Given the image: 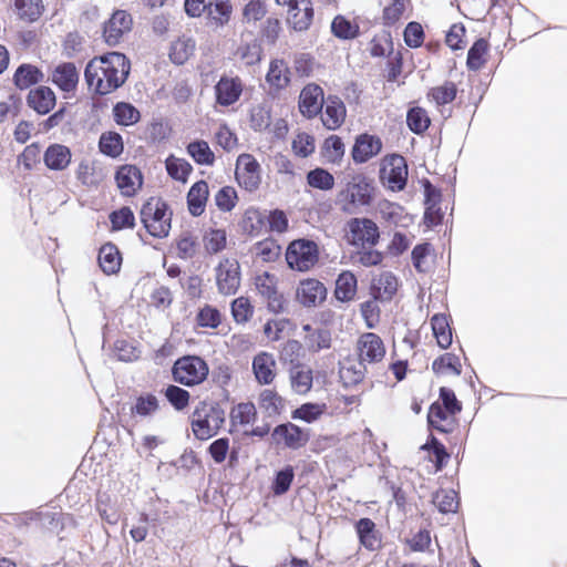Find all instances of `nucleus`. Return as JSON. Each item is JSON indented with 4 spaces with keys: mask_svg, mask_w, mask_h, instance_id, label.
Here are the masks:
<instances>
[{
    "mask_svg": "<svg viewBox=\"0 0 567 567\" xmlns=\"http://www.w3.org/2000/svg\"><path fill=\"white\" fill-rule=\"evenodd\" d=\"M209 198L208 183L204 179L194 183L186 196L187 209L193 217H199L205 213Z\"/></svg>",
    "mask_w": 567,
    "mask_h": 567,
    "instance_id": "obj_29",
    "label": "nucleus"
},
{
    "mask_svg": "<svg viewBox=\"0 0 567 567\" xmlns=\"http://www.w3.org/2000/svg\"><path fill=\"white\" fill-rule=\"evenodd\" d=\"M367 372V365L350 364L343 365L339 370L340 381L346 388L354 386L360 384L364 378Z\"/></svg>",
    "mask_w": 567,
    "mask_h": 567,
    "instance_id": "obj_62",
    "label": "nucleus"
},
{
    "mask_svg": "<svg viewBox=\"0 0 567 567\" xmlns=\"http://www.w3.org/2000/svg\"><path fill=\"white\" fill-rule=\"evenodd\" d=\"M432 370L437 375H458L462 364L457 355L446 352L432 362Z\"/></svg>",
    "mask_w": 567,
    "mask_h": 567,
    "instance_id": "obj_46",
    "label": "nucleus"
},
{
    "mask_svg": "<svg viewBox=\"0 0 567 567\" xmlns=\"http://www.w3.org/2000/svg\"><path fill=\"white\" fill-rule=\"evenodd\" d=\"M100 152L109 157L116 158L124 151L122 135L114 131L102 133L99 140Z\"/></svg>",
    "mask_w": 567,
    "mask_h": 567,
    "instance_id": "obj_45",
    "label": "nucleus"
},
{
    "mask_svg": "<svg viewBox=\"0 0 567 567\" xmlns=\"http://www.w3.org/2000/svg\"><path fill=\"white\" fill-rule=\"evenodd\" d=\"M427 425L441 434H452L460 426L458 413L447 412L439 403H432L427 412Z\"/></svg>",
    "mask_w": 567,
    "mask_h": 567,
    "instance_id": "obj_21",
    "label": "nucleus"
},
{
    "mask_svg": "<svg viewBox=\"0 0 567 567\" xmlns=\"http://www.w3.org/2000/svg\"><path fill=\"white\" fill-rule=\"evenodd\" d=\"M422 449L430 452V461L433 462L436 472L442 471L450 460L445 446L433 434L429 436Z\"/></svg>",
    "mask_w": 567,
    "mask_h": 567,
    "instance_id": "obj_49",
    "label": "nucleus"
},
{
    "mask_svg": "<svg viewBox=\"0 0 567 567\" xmlns=\"http://www.w3.org/2000/svg\"><path fill=\"white\" fill-rule=\"evenodd\" d=\"M112 112L115 123L121 126L134 125L141 118L140 111L127 102H117Z\"/></svg>",
    "mask_w": 567,
    "mask_h": 567,
    "instance_id": "obj_51",
    "label": "nucleus"
},
{
    "mask_svg": "<svg viewBox=\"0 0 567 567\" xmlns=\"http://www.w3.org/2000/svg\"><path fill=\"white\" fill-rule=\"evenodd\" d=\"M302 332V344L310 354L328 351L333 346L332 330L322 322L306 323Z\"/></svg>",
    "mask_w": 567,
    "mask_h": 567,
    "instance_id": "obj_13",
    "label": "nucleus"
},
{
    "mask_svg": "<svg viewBox=\"0 0 567 567\" xmlns=\"http://www.w3.org/2000/svg\"><path fill=\"white\" fill-rule=\"evenodd\" d=\"M225 411L217 402L200 401L190 415V427L196 439L215 436L225 424Z\"/></svg>",
    "mask_w": 567,
    "mask_h": 567,
    "instance_id": "obj_3",
    "label": "nucleus"
},
{
    "mask_svg": "<svg viewBox=\"0 0 567 567\" xmlns=\"http://www.w3.org/2000/svg\"><path fill=\"white\" fill-rule=\"evenodd\" d=\"M355 530L360 543L370 550H374L380 546V538L375 529V524L370 518H361L355 524Z\"/></svg>",
    "mask_w": 567,
    "mask_h": 567,
    "instance_id": "obj_43",
    "label": "nucleus"
},
{
    "mask_svg": "<svg viewBox=\"0 0 567 567\" xmlns=\"http://www.w3.org/2000/svg\"><path fill=\"white\" fill-rule=\"evenodd\" d=\"M159 409V401L153 393H143L138 395L135 403L131 406V414L146 417L154 414Z\"/></svg>",
    "mask_w": 567,
    "mask_h": 567,
    "instance_id": "obj_58",
    "label": "nucleus"
},
{
    "mask_svg": "<svg viewBox=\"0 0 567 567\" xmlns=\"http://www.w3.org/2000/svg\"><path fill=\"white\" fill-rule=\"evenodd\" d=\"M289 383L293 393L308 394L313 386V370L309 365L297 361L288 370Z\"/></svg>",
    "mask_w": 567,
    "mask_h": 567,
    "instance_id": "obj_25",
    "label": "nucleus"
},
{
    "mask_svg": "<svg viewBox=\"0 0 567 567\" xmlns=\"http://www.w3.org/2000/svg\"><path fill=\"white\" fill-rule=\"evenodd\" d=\"M42 80V71L37 65L30 63L19 65L12 78L13 84L21 91L40 83Z\"/></svg>",
    "mask_w": 567,
    "mask_h": 567,
    "instance_id": "obj_38",
    "label": "nucleus"
},
{
    "mask_svg": "<svg viewBox=\"0 0 567 567\" xmlns=\"http://www.w3.org/2000/svg\"><path fill=\"white\" fill-rule=\"evenodd\" d=\"M319 246L310 239L299 238L292 240L286 249V261L290 269L306 272L319 261Z\"/></svg>",
    "mask_w": 567,
    "mask_h": 567,
    "instance_id": "obj_7",
    "label": "nucleus"
},
{
    "mask_svg": "<svg viewBox=\"0 0 567 567\" xmlns=\"http://www.w3.org/2000/svg\"><path fill=\"white\" fill-rule=\"evenodd\" d=\"M398 279L390 271H383L372 279L371 296L374 300L389 301L398 291Z\"/></svg>",
    "mask_w": 567,
    "mask_h": 567,
    "instance_id": "obj_32",
    "label": "nucleus"
},
{
    "mask_svg": "<svg viewBox=\"0 0 567 567\" xmlns=\"http://www.w3.org/2000/svg\"><path fill=\"white\" fill-rule=\"evenodd\" d=\"M167 174L175 181L186 183L193 172V166L184 158L169 155L165 161Z\"/></svg>",
    "mask_w": 567,
    "mask_h": 567,
    "instance_id": "obj_56",
    "label": "nucleus"
},
{
    "mask_svg": "<svg viewBox=\"0 0 567 567\" xmlns=\"http://www.w3.org/2000/svg\"><path fill=\"white\" fill-rule=\"evenodd\" d=\"M111 228L113 231H118L125 228L135 227V216L128 206H123L117 210H113L109 215Z\"/></svg>",
    "mask_w": 567,
    "mask_h": 567,
    "instance_id": "obj_63",
    "label": "nucleus"
},
{
    "mask_svg": "<svg viewBox=\"0 0 567 567\" xmlns=\"http://www.w3.org/2000/svg\"><path fill=\"white\" fill-rule=\"evenodd\" d=\"M383 148L382 140L378 135L362 133L359 134L351 148V157L355 164H364L371 158L378 156Z\"/></svg>",
    "mask_w": 567,
    "mask_h": 567,
    "instance_id": "obj_19",
    "label": "nucleus"
},
{
    "mask_svg": "<svg viewBox=\"0 0 567 567\" xmlns=\"http://www.w3.org/2000/svg\"><path fill=\"white\" fill-rule=\"evenodd\" d=\"M133 27V18L125 10H116L104 23L103 37L109 45H116Z\"/></svg>",
    "mask_w": 567,
    "mask_h": 567,
    "instance_id": "obj_18",
    "label": "nucleus"
},
{
    "mask_svg": "<svg viewBox=\"0 0 567 567\" xmlns=\"http://www.w3.org/2000/svg\"><path fill=\"white\" fill-rule=\"evenodd\" d=\"M291 75V70L284 59H272L266 74V82L271 91L278 93L290 85Z\"/></svg>",
    "mask_w": 567,
    "mask_h": 567,
    "instance_id": "obj_26",
    "label": "nucleus"
},
{
    "mask_svg": "<svg viewBox=\"0 0 567 567\" xmlns=\"http://www.w3.org/2000/svg\"><path fill=\"white\" fill-rule=\"evenodd\" d=\"M406 124L414 134H423L431 125L427 111L421 106H413L406 113Z\"/></svg>",
    "mask_w": 567,
    "mask_h": 567,
    "instance_id": "obj_52",
    "label": "nucleus"
},
{
    "mask_svg": "<svg viewBox=\"0 0 567 567\" xmlns=\"http://www.w3.org/2000/svg\"><path fill=\"white\" fill-rule=\"evenodd\" d=\"M375 194L374 183L362 173L353 174L338 193L337 199L344 213H354L359 207L370 206Z\"/></svg>",
    "mask_w": 567,
    "mask_h": 567,
    "instance_id": "obj_2",
    "label": "nucleus"
},
{
    "mask_svg": "<svg viewBox=\"0 0 567 567\" xmlns=\"http://www.w3.org/2000/svg\"><path fill=\"white\" fill-rule=\"evenodd\" d=\"M78 181L86 187H96L104 179L102 169L95 166L93 162L81 161L76 168Z\"/></svg>",
    "mask_w": 567,
    "mask_h": 567,
    "instance_id": "obj_42",
    "label": "nucleus"
},
{
    "mask_svg": "<svg viewBox=\"0 0 567 567\" xmlns=\"http://www.w3.org/2000/svg\"><path fill=\"white\" fill-rule=\"evenodd\" d=\"M297 7L288 10L287 22L295 31H306L310 28L315 17L311 0H299Z\"/></svg>",
    "mask_w": 567,
    "mask_h": 567,
    "instance_id": "obj_28",
    "label": "nucleus"
},
{
    "mask_svg": "<svg viewBox=\"0 0 567 567\" xmlns=\"http://www.w3.org/2000/svg\"><path fill=\"white\" fill-rule=\"evenodd\" d=\"M216 103L221 106L235 104L241 96L244 83L239 76L223 75L215 87Z\"/></svg>",
    "mask_w": 567,
    "mask_h": 567,
    "instance_id": "obj_22",
    "label": "nucleus"
},
{
    "mask_svg": "<svg viewBox=\"0 0 567 567\" xmlns=\"http://www.w3.org/2000/svg\"><path fill=\"white\" fill-rule=\"evenodd\" d=\"M140 215L143 226L151 236L164 238L169 234L172 210L162 198H148L143 204Z\"/></svg>",
    "mask_w": 567,
    "mask_h": 567,
    "instance_id": "obj_4",
    "label": "nucleus"
},
{
    "mask_svg": "<svg viewBox=\"0 0 567 567\" xmlns=\"http://www.w3.org/2000/svg\"><path fill=\"white\" fill-rule=\"evenodd\" d=\"M346 154V146L342 138L338 135L328 136L321 146L323 159L331 165H340Z\"/></svg>",
    "mask_w": 567,
    "mask_h": 567,
    "instance_id": "obj_41",
    "label": "nucleus"
},
{
    "mask_svg": "<svg viewBox=\"0 0 567 567\" xmlns=\"http://www.w3.org/2000/svg\"><path fill=\"white\" fill-rule=\"evenodd\" d=\"M307 184L311 188L329 192L334 187V176L326 168L316 167L307 173Z\"/></svg>",
    "mask_w": 567,
    "mask_h": 567,
    "instance_id": "obj_50",
    "label": "nucleus"
},
{
    "mask_svg": "<svg viewBox=\"0 0 567 567\" xmlns=\"http://www.w3.org/2000/svg\"><path fill=\"white\" fill-rule=\"evenodd\" d=\"M230 311L234 321L244 324L252 318L255 309L248 297L240 296L231 301Z\"/></svg>",
    "mask_w": 567,
    "mask_h": 567,
    "instance_id": "obj_60",
    "label": "nucleus"
},
{
    "mask_svg": "<svg viewBox=\"0 0 567 567\" xmlns=\"http://www.w3.org/2000/svg\"><path fill=\"white\" fill-rule=\"evenodd\" d=\"M203 245L207 254L216 255L227 246V233L225 229L209 228L203 236Z\"/></svg>",
    "mask_w": 567,
    "mask_h": 567,
    "instance_id": "obj_57",
    "label": "nucleus"
},
{
    "mask_svg": "<svg viewBox=\"0 0 567 567\" xmlns=\"http://www.w3.org/2000/svg\"><path fill=\"white\" fill-rule=\"evenodd\" d=\"M188 155L199 165H213L215 154L206 141H194L187 145Z\"/></svg>",
    "mask_w": 567,
    "mask_h": 567,
    "instance_id": "obj_59",
    "label": "nucleus"
},
{
    "mask_svg": "<svg viewBox=\"0 0 567 567\" xmlns=\"http://www.w3.org/2000/svg\"><path fill=\"white\" fill-rule=\"evenodd\" d=\"M431 326L437 344L442 349H447L452 344V330L447 317L442 313L434 315L431 318Z\"/></svg>",
    "mask_w": 567,
    "mask_h": 567,
    "instance_id": "obj_47",
    "label": "nucleus"
},
{
    "mask_svg": "<svg viewBox=\"0 0 567 567\" xmlns=\"http://www.w3.org/2000/svg\"><path fill=\"white\" fill-rule=\"evenodd\" d=\"M457 93V84L446 80L439 85L432 86L426 93V99L436 107H441L451 104L456 99Z\"/></svg>",
    "mask_w": 567,
    "mask_h": 567,
    "instance_id": "obj_37",
    "label": "nucleus"
},
{
    "mask_svg": "<svg viewBox=\"0 0 567 567\" xmlns=\"http://www.w3.org/2000/svg\"><path fill=\"white\" fill-rule=\"evenodd\" d=\"M344 241L354 248H373L380 241V229L375 221L365 217L350 218L343 228Z\"/></svg>",
    "mask_w": 567,
    "mask_h": 567,
    "instance_id": "obj_6",
    "label": "nucleus"
},
{
    "mask_svg": "<svg viewBox=\"0 0 567 567\" xmlns=\"http://www.w3.org/2000/svg\"><path fill=\"white\" fill-rule=\"evenodd\" d=\"M55 102L54 92L44 85L30 90L27 96L28 106L41 115L50 113L55 106Z\"/></svg>",
    "mask_w": 567,
    "mask_h": 567,
    "instance_id": "obj_31",
    "label": "nucleus"
},
{
    "mask_svg": "<svg viewBox=\"0 0 567 567\" xmlns=\"http://www.w3.org/2000/svg\"><path fill=\"white\" fill-rule=\"evenodd\" d=\"M411 8V0H391L382 10V25L386 28L398 25Z\"/></svg>",
    "mask_w": 567,
    "mask_h": 567,
    "instance_id": "obj_39",
    "label": "nucleus"
},
{
    "mask_svg": "<svg viewBox=\"0 0 567 567\" xmlns=\"http://www.w3.org/2000/svg\"><path fill=\"white\" fill-rule=\"evenodd\" d=\"M257 417V410L252 402H240L233 406L230 421L233 425H248Z\"/></svg>",
    "mask_w": 567,
    "mask_h": 567,
    "instance_id": "obj_55",
    "label": "nucleus"
},
{
    "mask_svg": "<svg viewBox=\"0 0 567 567\" xmlns=\"http://www.w3.org/2000/svg\"><path fill=\"white\" fill-rule=\"evenodd\" d=\"M332 34L340 40H353L360 34V27L355 21L338 14L331 22Z\"/></svg>",
    "mask_w": 567,
    "mask_h": 567,
    "instance_id": "obj_44",
    "label": "nucleus"
},
{
    "mask_svg": "<svg viewBox=\"0 0 567 567\" xmlns=\"http://www.w3.org/2000/svg\"><path fill=\"white\" fill-rule=\"evenodd\" d=\"M99 266L105 275H115L122 266V255L113 243H105L101 246L97 256Z\"/></svg>",
    "mask_w": 567,
    "mask_h": 567,
    "instance_id": "obj_34",
    "label": "nucleus"
},
{
    "mask_svg": "<svg viewBox=\"0 0 567 567\" xmlns=\"http://www.w3.org/2000/svg\"><path fill=\"white\" fill-rule=\"evenodd\" d=\"M358 290V280L350 270H343L336 280L334 297L337 300L348 302L354 299Z\"/></svg>",
    "mask_w": 567,
    "mask_h": 567,
    "instance_id": "obj_40",
    "label": "nucleus"
},
{
    "mask_svg": "<svg viewBox=\"0 0 567 567\" xmlns=\"http://www.w3.org/2000/svg\"><path fill=\"white\" fill-rule=\"evenodd\" d=\"M217 291L223 296H234L241 285L240 264L236 258L225 257L215 268Z\"/></svg>",
    "mask_w": 567,
    "mask_h": 567,
    "instance_id": "obj_10",
    "label": "nucleus"
},
{
    "mask_svg": "<svg viewBox=\"0 0 567 567\" xmlns=\"http://www.w3.org/2000/svg\"><path fill=\"white\" fill-rule=\"evenodd\" d=\"M267 11V0H249L241 11L243 23H256L266 17Z\"/></svg>",
    "mask_w": 567,
    "mask_h": 567,
    "instance_id": "obj_64",
    "label": "nucleus"
},
{
    "mask_svg": "<svg viewBox=\"0 0 567 567\" xmlns=\"http://www.w3.org/2000/svg\"><path fill=\"white\" fill-rule=\"evenodd\" d=\"M12 9L19 20L32 23L43 14V0H12Z\"/></svg>",
    "mask_w": 567,
    "mask_h": 567,
    "instance_id": "obj_36",
    "label": "nucleus"
},
{
    "mask_svg": "<svg viewBox=\"0 0 567 567\" xmlns=\"http://www.w3.org/2000/svg\"><path fill=\"white\" fill-rule=\"evenodd\" d=\"M256 258L264 262H275L281 255V247L274 238H265L254 245Z\"/></svg>",
    "mask_w": 567,
    "mask_h": 567,
    "instance_id": "obj_53",
    "label": "nucleus"
},
{
    "mask_svg": "<svg viewBox=\"0 0 567 567\" xmlns=\"http://www.w3.org/2000/svg\"><path fill=\"white\" fill-rule=\"evenodd\" d=\"M257 401L259 409L268 417H277L286 410L287 401L275 388L262 389Z\"/></svg>",
    "mask_w": 567,
    "mask_h": 567,
    "instance_id": "obj_30",
    "label": "nucleus"
},
{
    "mask_svg": "<svg viewBox=\"0 0 567 567\" xmlns=\"http://www.w3.org/2000/svg\"><path fill=\"white\" fill-rule=\"evenodd\" d=\"M209 375L208 363L199 355H183L172 367L174 382L187 388L203 384Z\"/></svg>",
    "mask_w": 567,
    "mask_h": 567,
    "instance_id": "obj_5",
    "label": "nucleus"
},
{
    "mask_svg": "<svg viewBox=\"0 0 567 567\" xmlns=\"http://www.w3.org/2000/svg\"><path fill=\"white\" fill-rule=\"evenodd\" d=\"M79 78V71L73 62L60 63L51 73L52 83L66 94L76 90Z\"/></svg>",
    "mask_w": 567,
    "mask_h": 567,
    "instance_id": "obj_27",
    "label": "nucleus"
},
{
    "mask_svg": "<svg viewBox=\"0 0 567 567\" xmlns=\"http://www.w3.org/2000/svg\"><path fill=\"white\" fill-rule=\"evenodd\" d=\"M327 298L326 286L316 278L299 281L296 289V300L303 307L311 308L321 305Z\"/></svg>",
    "mask_w": 567,
    "mask_h": 567,
    "instance_id": "obj_20",
    "label": "nucleus"
},
{
    "mask_svg": "<svg viewBox=\"0 0 567 567\" xmlns=\"http://www.w3.org/2000/svg\"><path fill=\"white\" fill-rule=\"evenodd\" d=\"M323 89L317 83H308L302 87L298 97V109L308 120L317 117L323 109Z\"/></svg>",
    "mask_w": 567,
    "mask_h": 567,
    "instance_id": "obj_16",
    "label": "nucleus"
},
{
    "mask_svg": "<svg viewBox=\"0 0 567 567\" xmlns=\"http://www.w3.org/2000/svg\"><path fill=\"white\" fill-rule=\"evenodd\" d=\"M235 178L247 192H255L261 184V167L254 155L243 153L237 157Z\"/></svg>",
    "mask_w": 567,
    "mask_h": 567,
    "instance_id": "obj_14",
    "label": "nucleus"
},
{
    "mask_svg": "<svg viewBox=\"0 0 567 567\" xmlns=\"http://www.w3.org/2000/svg\"><path fill=\"white\" fill-rule=\"evenodd\" d=\"M295 470L291 465H286L284 468L275 474L271 483V492L276 496L286 494L293 482Z\"/></svg>",
    "mask_w": 567,
    "mask_h": 567,
    "instance_id": "obj_61",
    "label": "nucleus"
},
{
    "mask_svg": "<svg viewBox=\"0 0 567 567\" xmlns=\"http://www.w3.org/2000/svg\"><path fill=\"white\" fill-rule=\"evenodd\" d=\"M272 443L284 449L297 451L310 441V431L292 422L278 424L271 432Z\"/></svg>",
    "mask_w": 567,
    "mask_h": 567,
    "instance_id": "obj_12",
    "label": "nucleus"
},
{
    "mask_svg": "<svg viewBox=\"0 0 567 567\" xmlns=\"http://www.w3.org/2000/svg\"><path fill=\"white\" fill-rule=\"evenodd\" d=\"M251 371L255 381L262 386L271 385L278 375L277 361L274 353L259 351L252 357Z\"/></svg>",
    "mask_w": 567,
    "mask_h": 567,
    "instance_id": "obj_17",
    "label": "nucleus"
},
{
    "mask_svg": "<svg viewBox=\"0 0 567 567\" xmlns=\"http://www.w3.org/2000/svg\"><path fill=\"white\" fill-rule=\"evenodd\" d=\"M354 351L361 365H373L384 360L386 346L378 333L363 332L355 341Z\"/></svg>",
    "mask_w": 567,
    "mask_h": 567,
    "instance_id": "obj_11",
    "label": "nucleus"
},
{
    "mask_svg": "<svg viewBox=\"0 0 567 567\" xmlns=\"http://www.w3.org/2000/svg\"><path fill=\"white\" fill-rule=\"evenodd\" d=\"M409 171L405 158L399 154L386 155L381 163L380 181L392 192L405 188Z\"/></svg>",
    "mask_w": 567,
    "mask_h": 567,
    "instance_id": "obj_9",
    "label": "nucleus"
},
{
    "mask_svg": "<svg viewBox=\"0 0 567 567\" xmlns=\"http://www.w3.org/2000/svg\"><path fill=\"white\" fill-rule=\"evenodd\" d=\"M234 14V6L230 0H209L205 12L206 23L217 30L227 27Z\"/></svg>",
    "mask_w": 567,
    "mask_h": 567,
    "instance_id": "obj_24",
    "label": "nucleus"
},
{
    "mask_svg": "<svg viewBox=\"0 0 567 567\" xmlns=\"http://www.w3.org/2000/svg\"><path fill=\"white\" fill-rule=\"evenodd\" d=\"M195 48V40L183 34L171 43L168 58L172 63L183 65L193 56Z\"/></svg>",
    "mask_w": 567,
    "mask_h": 567,
    "instance_id": "obj_35",
    "label": "nucleus"
},
{
    "mask_svg": "<svg viewBox=\"0 0 567 567\" xmlns=\"http://www.w3.org/2000/svg\"><path fill=\"white\" fill-rule=\"evenodd\" d=\"M131 70V62L121 52L94 56L85 66L84 78L91 91L106 95L121 87Z\"/></svg>",
    "mask_w": 567,
    "mask_h": 567,
    "instance_id": "obj_1",
    "label": "nucleus"
},
{
    "mask_svg": "<svg viewBox=\"0 0 567 567\" xmlns=\"http://www.w3.org/2000/svg\"><path fill=\"white\" fill-rule=\"evenodd\" d=\"M114 179L123 197H134L142 189L144 184L143 173L137 166L132 164L118 166Z\"/></svg>",
    "mask_w": 567,
    "mask_h": 567,
    "instance_id": "obj_15",
    "label": "nucleus"
},
{
    "mask_svg": "<svg viewBox=\"0 0 567 567\" xmlns=\"http://www.w3.org/2000/svg\"><path fill=\"white\" fill-rule=\"evenodd\" d=\"M72 159L71 150L63 144H51L44 151L43 162L51 171H64Z\"/></svg>",
    "mask_w": 567,
    "mask_h": 567,
    "instance_id": "obj_33",
    "label": "nucleus"
},
{
    "mask_svg": "<svg viewBox=\"0 0 567 567\" xmlns=\"http://www.w3.org/2000/svg\"><path fill=\"white\" fill-rule=\"evenodd\" d=\"M489 50L487 40L480 38L467 52L466 65L472 71L481 70L486 63V56Z\"/></svg>",
    "mask_w": 567,
    "mask_h": 567,
    "instance_id": "obj_48",
    "label": "nucleus"
},
{
    "mask_svg": "<svg viewBox=\"0 0 567 567\" xmlns=\"http://www.w3.org/2000/svg\"><path fill=\"white\" fill-rule=\"evenodd\" d=\"M320 114L322 125L329 131H337L346 122L347 107L338 95H328Z\"/></svg>",
    "mask_w": 567,
    "mask_h": 567,
    "instance_id": "obj_23",
    "label": "nucleus"
},
{
    "mask_svg": "<svg viewBox=\"0 0 567 567\" xmlns=\"http://www.w3.org/2000/svg\"><path fill=\"white\" fill-rule=\"evenodd\" d=\"M327 411L326 403L307 402L291 412L293 420H300L306 423L318 421Z\"/></svg>",
    "mask_w": 567,
    "mask_h": 567,
    "instance_id": "obj_54",
    "label": "nucleus"
},
{
    "mask_svg": "<svg viewBox=\"0 0 567 567\" xmlns=\"http://www.w3.org/2000/svg\"><path fill=\"white\" fill-rule=\"evenodd\" d=\"M279 279L275 274L262 271L254 277V286L257 293L266 302L267 309L272 313L285 311L287 301L278 287Z\"/></svg>",
    "mask_w": 567,
    "mask_h": 567,
    "instance_id": "obj_8",
    "label": "nucleus"
}]
</instances>
